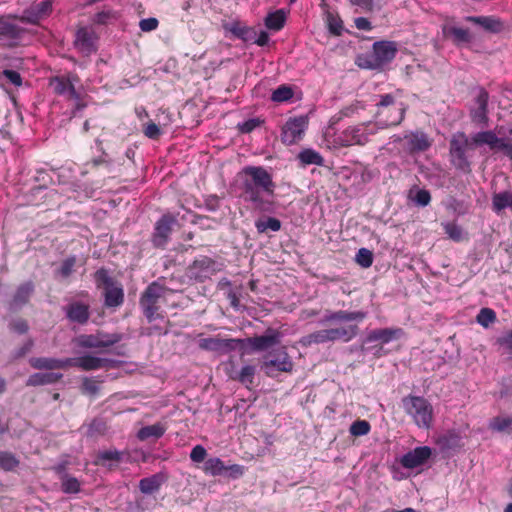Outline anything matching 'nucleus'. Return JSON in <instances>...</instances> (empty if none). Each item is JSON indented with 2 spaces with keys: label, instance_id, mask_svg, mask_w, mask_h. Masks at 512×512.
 <instances>
[{
  "label": "nucleus",
  "instance_id": "nucleus-1",
  "mask_svg": "<svg viewBox=\"0 0 512 512\" xmlns=\"http://www.w3.org/2000/svg\"><path fill=\"white\" fill-rule=\"evenodd\" d=\"M242 198L254 209L267 212L272 209L276 184L272 174L263 166L248 165L237 174Z\"/></svg>",
  "mask_w": 512,
  "mask_h": 512
},
{
  "label": "nucleus",
  "instance_id": "nucleus-2",
  "mask_svg": "<svg viewBox=\"0 0 512 512\" xmlns=\"http://www.w3.org/2000/svg\"><path fill=\"white\" fill-rule=\"evenodd\" d=\"M357 331L358 327L356 325H351L349 327L322 329L302 336L299 340V343L303 347H308L314 344H324L341 339L345 342H348L357 335Z\"/></svg>",
  "mask_w": 512,
  "mask_h": 512
},
{
  "label": "nucleus",
  "instance_id": "nucleus-3",
  "mask_svg": "<svg viewBox=\"0 0 512 512\" xmlns=\"http://www.w3.org/2000/svg\"><path fill=\"white\" fill-rule=\"evenodd\" d=\"M283 333L278 329L269 327L262 335L240 339L239 349L241 354L264 352L281 344Z\"/></svg>",
  "mask_w": 512,
  "mask_h": 512
},
{
  "label": "nucleus",
  "instance_id": "nucleus-4",
  "mask_svg": "<svg viewBox=\"0 0 512 512\" xmlns=\"http://www.w3.org/2000/svg\"><path fill=\"white\" fill-rule=\"evenodd\" d=\"M397 51V44L393 41H376L371 54L360 59L358 65L372 70L381 69L395 58Z\"/></svg>",
  "mask_w": 512,
  "mask_h": 512
},
{
  "label": "nucleus",
  "instance_id": "nucleus-5",
  "mask_svg": "<svg viewBox=\"0 0 512 512\" xmlns=\"http://www.w3.org/2000/svg\"><path fill=\"white\" fill-rule=\"evenodd\" d=\"M405 412L410 415L420 428H430L433 420V407L421 396L408 395L402 399Z\"/></svg>",
  "mask_w": 512,
  "mask_h": 512
},
{
  "label": "nucleus",
  "instance_id": "nucleus-6",
  "mask_svg": "<svg viewBox=\"0 0 512 512\" xmlns=\"http://www.w3.org/2000/svg\"><path fill=\"white\" fill-rule=\"evenodd\" d=\"M379 102H377L378 117H384L379 121L380 128L395 126L400 124L405 117V107L403 103H396L395 98L391 94L379 95Z\"/></svg>",
  "mask_w": 512,
  "mask_h": 512
},
{
  "label": "nucleus",
  "instance_id": "nucleus-7",
  "mask_svg": "<svg viewBox=\"0 0 512 512\" xmlns=\"http://www.w3.org/2000/svg\"><path fill=\"white\" fill-rule=\"evenodd\" d=\"M476 147L472 143V136L468 138L465 133L458 132L449 141V155L451 163L463 172L471 171V163L467 156L468 149Z\"/></svg>",
  "mask_w": 512,
  "mask_h": 512
},
{
  "label": "nucleus",
  "instance_id": "nucleus-8",
  "mask_svg": "<svg viewBox=\"0 0 512 512\" xmlns=\"http://www.w3.org/2000/svg\"><path fill=\"white\" fill-rule=\"evenodd\" d=\"M472 143L475 146L487 145L490 150L502 152L506 157L512 160V127L505 137H498L494 131H480L472 135Z\"/></svg>",
  "mask_w": 512,
  "mask_h": 512
},
{
  "label": "nucleus",
  "instance_id": "nucleus-9",
  "mask_svg": "<svg viewBox=\"0 0 512 512\" xmlns=\"http://www.w3.org/2000/svg\"><path fill=\"white\" fill-rule=\"evenodd\" d=\"M294 363L285 346L272 349L264 357L261 369L268 377H275L276 372L290 373L293 371Z\"/></svg>",
  "mask_w": 512,
  "mask_h": 512
},
{
  "label": "nucleus",
  "instance_id": "nucleus-10",
  "mask_svg": "<svg viewBox=\"0 0 512 512\" xmlns=\"http://www.w3.org/2000/svg\"><path fill=\"white\" fill-rule=\"evenodd\" d=\"M165 287L157 281H153L150 283L140 297V307L144 316L146 317L149 323L153 322L158 318H163L161 314L158 313L159 299L164 295Z\"/></svg>",
  "mask_w": 512,
  "mask_h": 512
},
{
  "label": "nucleus",
  "instance_id": "nucleus-11",
  "mask_svg": "<svg viewBox=\"0 0 512 512\" xmlns=\"http://www.w3.org/2000/svg\"><path fill=\"white\" fill-rule=\"evenodd\" d=\"M222 269V263H218L208 256H200L187 267L186 276L190 280L202 283Z\"/></svg>",
  "mask_w": 512,
  "mask_h": 512
},
{
  "label": "nucleus",
  "instance_id": "nucleus-12",
  "mask_svg": "<svg viewBox=\"0 0 512 512\" xmlns=\"http://www.w3.org/2000/svg\"><path fill=\"white\" fill-rule=\"evenodd\" d=\"M308 115H300L289 118L281 131V140L286 145H293L300 141L308 128Z\"/></svg>",
  "mask_w": 512,
  "mask_h": 512
},
{
  "label": "nucleus",
  "instance_id": "nucleus-13",
  "mask_svg": "<svg viewBox=\"0 0 512 512\" xmlns=\"http://www.w3.org/2000/svg\"><path fill=\"white\" fill-rule=\"evenodd\" d=\"M369 125L370 123H363L346 128L338 136L337 142L343 147L365 145L369 141V136L375 133L374 130L369 129Z\"/></svg>",
  "mask_w": 512,
  "mask_h": 512
},
{
  "label": "nucleus",
  "instance_id": "nucleus-14",
  "mask_svg": "<svg viewBox=\"0 0 512 512\" xmlns=\"http://www.w3.org/2000/svg\"><path fill=\"white\" fill-rule=\"evenodd\" d=\"M125 338L122 333H106L98 330L95 334L82 335L79 345L84 348H106L113 346Z\"/></svg>",
  "mask_w": 512,
  "mask_h": 512
},
{
  "label": "nucleus",
  "instance_id": "nucleus-15",
  "mask_svg": "<svg viewBox=\"0 0 512 512\" xmlns=\"http://www.w3.org/2000/svg\"><path fill=\"white\" fill-rule=\"evenodd\" d=\"M177 224V219L171 214H164L156 222L152 234V243L156 248H164L170 239L173 226Z\"/></svg>",
  "mask_w": 512,
  "mask_h": 512
},
{
  "label": "nucleus",
  "instance_id": "nucleus-16",
  "mask_svg": "<svg viewBox=\"0 0 512 512\" xmlns=\"http://www.w3.org/2000/svg\"><path fill=\"white\" fill-rule=\"evenodd\" d=\"M240 339H221L218 337H207L199 340V348L206 351L227 354L239 348Z\"/></svg>",
  "mask_w": 512,
  "mask_h": 512
},
{
  "label": "nucleus",
  "instance_id": "nucleus-17",
  "mask_svg": "<svg viewBox=\"0 0 512 512\" xmlns=\"http://www.w3.org/2000/svg\"><path fill=\"white\" fill-rule=\"evenodd\" d=\"M69 367L74 366L83 371L98 370L101 368L113 367L114 360L100 358L93 355H84L78 358H68Z\"/></svg>",
  "mask_w": 512,
  "mask_h": 512
},
{
  "label": "nucleus",
  "instance_id": "nucleus-18",
  "mask_svg": "<svg viewBox=\"0 0 512 512\" xmlns=\"http://www.w3.org/2000/svg\"><path fill=\"white\" fill-rule=\"evenodd\" d=\"M432 455V449L428 446H420L407 452L401 457L400 463L404 468L414 469L424 465Z\"/></svg>",
  "mask_w": 512,
  "mask_h": 512
},
{
  "label": "nucleus",
  "instance_id": "nucleus-19",
  "mask_svg": "<svg viewBox=\"0 0 512 512\" xmlns=\"http://www.w3.org/2000/svg\"><path fill=\"white\" fill-rule=\"evenodd\" d=\"M464 20L491 34H500L505 29L504 22L497 16H466Z\"/></svg>",
  "mask_w": 512,
  "mask_h": 512
},
{
  "label": "nucleus",
  "instance_id": "nucleus-20",
  "mask_svg": "<svg viewBox=\"0 0 512 512\" xmlns=\"http://www.w3.org/2000/svg\"><path fill=\"white\" fill-rule=\"evenodd\" d=\"M66 318L79 325H84L90 318V306L81 301H73L64 307Z\"/></svg>",
  "mask_w": 512,
  "mask_h": 512
},
{
  "label": "nucleus",
  "instance_id": "nucleus-21",
  "mask_svg": "<svg viewBox=\"0 0 512 512\" xmlns=\"http://www.w3.org/2000/svg\"><path fill=\"white\" fill-rule=\"evenodd\" d=\"M52 11V2L44 0L26 9L20 18L22 22L38 24L39 21L48 16Z\"/></svg>",
  "mask_w": 512,
  "mask_h": 512
},
{
  "label": "nucleus",
  "instance_id": "nucleus-22",
  "mask_svg": "<svg viewBox=\"0 0 512 512\" xmlns=\"http://www.w3.org/2000/svg\"><path fill=\"white\" fill-rule=\"evenodd\" d=\"M25 29L9 20V17H0V42L8 41L9 45L15 44L21 39Z\"/></svg>",
  "mask_w": 512,
  "mask_h": 512
},
{
  "label": "nucleus",
  "instance_id": "nucleus-23",
  "mask_svg": "<svg viewBox=\"0 0 512 512\" xmlns=\"http://www.w3.org/2000/svg\"><path fill=\"white\" fill-rule=\"evenodd\" d=\"M366 312L363 311H331L326 310L321 323H332V322H352V321H362L366 318Z\"/></svg>",
  "mask_w": 512,
  "mask_h": 512
},
{
  "label": "nucleus",
  "instance_id": "nucleus-24",
  "mask_svg": "<svg viewBox=\"0 0 512 512\" xmlns=\"http://www.w3.org/2000/svg\"><path fill=\"white\" fill-rule=\"evenodd\" d=\"M442 34L445 38H450L454 45L460 46L468 44L472 41L473 37L468 29L456 27L449 23H444L441 26Z\"/></svg>",
  "mask_w": 512,
  "mask_h": 512
},
{
  "label": "nucleus",
  "instance_id": "nucleus-25",
  "mask_svg": "<svg viewBox=\"0 0 512 512\" xmlns=\"http://www.w3.org/2000/svg\"><path fill=\"white\" fill-rule=\"evenodd\" d=\"M29 364L36 370H56L69 367L68 358L57 359L52 357H32L29 359Z\"/></svg>",
  "mask_w": 512,
  "mask_h": 512
},
{
  "label": "nucleus",
  "instance_id": "nucleus-26",
  "mask_svg": "<svg viewBox=\"0 0 512 512\" xmlns=\"http://www.w3.org/2000/svg\"><path fill=\"white\" fill-rule=\"evenodd\" d=\"M403 334V330L401 328H381L375 329L368 333L364 342L370 343L379 341L383 344H387L393 340L398 339Z\"/></svg>",
  "mask_w": 512,
  "mask_h": 512
},
{
  "label": "nucleus",
  "instance_id": "nucleus-27",
  "mask_svg": "<svg viewBox=\"0 0 512 512\" xmlns=\"http://www.w3.org/2000/svg\"><path fill=\"white\" fill-rule=\"evenodd\" d=\"M34 292V285L31 281H27L18 286L12 300L10 301L9 308L12 311L22 308L28 303L31 295Z\"/></svg>",
  "mask_w": 512,
  "mask_h": 512
},
{
  "label": "nucleus",
  "instance_id": "nucleus-28",
  "mask_svg": "<svg viewBox=\"0 0 512 512\" xmlns=\"http://www.w3.org/2000/svg\"><path fill=\"white\" fill-rule=\"evenodd\" d=\"M75 47L85 55H89L96 51L94 45L93 33L88 31L86 28H80L76 32Z\"/></svg>",
  "mask_w": 512,
  "mask_h": 512
},
{
  "label": "nucleus",
  "instance_id": "nucleus-29",
  "mask_svg": "<svg viewBox=\"0 0 512 512\" xmlns=\"http://www.w3.org/2000/svg\"><path fill=\"white\" fill-rule=\"evenodd\" d=\"M62 377H63V374L58 373V372H37V373L31 374L28 377V379L26 381V385L36 387V386L55 384L59 380H61Z\"/></svg>",
  "mask_w": 512,
  "mask_h": 512
},
{
  "label": "nucleus",
  "instance_id": "nucleus-30",
  "mask_svg": "<svg viewBox=\"0 0 512 512\" xmlns=\"http://www.w3.org/2000/svg\"><path fill=\"white\" fill-rule=\"evenodd\" d=\"M50 85L57 95L68 94L70 98L79 100V93L75 90V87L70 79L65 77H54L51 79Z\"/></svg>",
  "mask_w": 512,
  "mask_h": 512
},
{
  "label": "nucleus",
  "instance_id": "nucleus-31",
  "mask_svg": "<svg viewBox=\"0 0 512 512\" xmlns=\"http://www.w3.org/2000/svg\"><path fill=\"white\" fill-rule=\"evenodd\" d=\"M405 139H407L410 152H423L431 146L427 134L422 131L412 132L410 135H406Z\"/></svg>",
  "mask_w": 512,
  "mask_h": 512
},
{
  "label": "nucleus",
  "instance_id": "nucleus-32",
  "mask_svg": "<svg viewBox=\"0 0 512 512\" xmlns=\"http://www.w3.org/2000/svg\"><path fill=\"white\" fill-rule=\"evenodd\" d=\"M123 452L116 449L99 451L96 456L95 464L112 468L122 460Z\"/></svg>",
  "mask_w": 512,
  "mask_h": 512
},
{
  "label": "nucleus",
  "instance_id": "nucleus-33",
  "mask_svg": "<svg viewBox=\"0 0 512 512\" xmlns=\"http://www.w3.org/2000/svg\"><path fill=\"white\" fill-rule=\"evenodd\" d=\"M225 29L244 42L252 43V40L255 38L256 29L242 25L239 22H233L229 25H225Z\"/></svg>",
  "mask_w": 512,
  "mask_h": 512
},
{
  "label": "nucleus",
  "instance_id": "nucleus-34",
  "mask_svg": "<svg viewBox=\"0 0 512 512\" xmlns=\"http://www.w3.org/2000/svg\"><path fill=\"white\" fill-rule=\"evenodd\" d=\"M442 451L456 450L461 447V437L455 431H448L445 434L439 436L437 440Z\"/></svg>",
  "mask_w": 512,
  "mask_h": 512
},
{
  "label": "nucleus",
  "instance_id": "nucleus-35",
  "mask_svg": "<svg viewBox=\"0 0 512 512\" xmlns=\"http://www.w3.org/2000/svg\"><path fill=\"white\" fill-rule=\"evenodd\" d=\"M105 305L107 307H118L124 301V292L121 286H116L115 283L105 288L104 292Z\"/></svg>",
  "mask_w": 512,
  "mask_h": 512
},
{
  "label": "nucleus",
  "instance_id": "nucleus-36",
  "mask_svg": "<svg viewBox=\"0 0 512 512\" xmlns=\"http://www.w3.org/2000/svg\"><path fill=\"white\" fill-rule=\"evenodd\" d=\"M165 431L166 429L161 423H155L139 429L137 432V438L141 441H145L150 438L159 439L164 435Z\"/></svg>",
  "mask_w": 512,
  "mask_h": 512
},
{
  "label": "nucleus",
  "instance_id": "nucleus-37",
  "mask_svg": "<svg viewBox=\"0 0 512 512\" xmlns=\"http://www.w3.org/2000/svg\"><path fill=\"white\" fill-rule=\"evenodd\" d=\"M492 208L496 213L506 208L512 209V192L502 191L495 193L492 197Z\"/></svg>",
  "mask_w": 512,
  "mask_h": 512
},
{
  "label": "nucleus",
  "instance_id": "nucleus-38",
  "mask_svg": "<svg viewBox=\"0 0 512 512\" xmlns=\"http://www.w3.org/2000/svg\"><path fill=\"white\" fill-rule=\"evenodd\" d=\"M488 428L493 432L511 433L512 432V417L511 416H496L489 421Z\"/></svg>",
  "mask_w": 512,
  "mask_h": 512
},
{
  "label": "nucleus",
  "instance_id": "nucleus-39",
  "mask_svg": "<svg viewBox=\"0 0 512 512\" xmlns=\"http://www.w3.org/2000/svg\"><path fill=\"white\" fill-rule=\"evenodd\" d=\"M285 20V12L283 10H277L266 16L265 25L270 30L278 31L284 26Z\"/></svg>",
  "mask_w": 512,
  "mask_h": 512
},
{
  "label": "nucleus",
  "instance_id": "nucleus-40",
  "mask_svg": "<svg viewBox=\"0 0 512 512\" xmlns=\"http://www.w3.org/2000/svg\"><path fill=\"white\" fill-rule=\"evenodd\" d=\"M204 470L213 476H222L225 473L226 465L220 458L213 457L205 461Z\"/></svg>",
  "mask_w": 512,
  "mask_h": 512
},
{
  "label": "nucleus",
  "instance_id": "nucleus-41",
  "mask_svg": "<svg viewBox=\"0 0 512 512\" xmlns=\"http://www.w3.org/2000/svg\"><path fill=\"white\" fill-rule=\"evenodd\" d=\"M255 227L259 233H266L268 230L277 232L281 229V221L275 217H267L255 222Z\"/></svg>",
  "mask_w": 512,
  "mask_h": 512
},
{
  "label": "nucleus",
  "instance_id": "nucleus-42",
  "mask_svg": "<svg viewBox=\"0 0 512 512\" xmlns=\"http://www.w3.org/2000/svg\"><path fill=\"white\" fill-rule=\"evenodd\" d=\"M299 160L304 165H322L323 157L313 149H304L298 155Z\"/></svg>",
  "mask_w": 512,
  "mask_h": 512
},
{
  "label": "nucleus",
  "instance_id": "nucleus-43",
  "mask_svg": "<svg viewBox=\"0 0 512 512\" xmlns=\"http://www.w3.org/2000/svg\"><path fill=\"white\" fill-rule=\"evenodd\" d=\"M160 485V477L158 475H153L151 477L141 479L139 482V489L144 494H152L159 489Z\"/></svg>",
  "mask_w": 512,
  "mask_h": 512
},
{
  "label": "nucleus",
  "instance_id": "nucleus-44",
  "mask_svg": "<svg viewBox=\"0 0 512 512\" xmlns=\"http://www.w3.org/2000/svg\"><path fill=\"white\" fill-rule=\"evenodd\" d=\"M255 372L256 369L253 365H245L236 376H231V378L248 387L254 382Z\"/></svg>",
  "mask_w": 512,
  "mask_h": 512
},
{
  "label": "nucleus",
  "instance_id": "nucleus-45",
  "mask_svg": "<svg viewBox=\"0 0 512 512\" xmlns=\"http://www.w3.org/2000/svg\"><path fill=\"white\" fill-rule=\"evenodd\" d=\"M16 456L8 451H0V469L4 471H12L19 465Z\"/></svg>",
  "mask_w": 512,
  "mask_h": 512
},
{
  "label": "nucleus",
  "instance_id": "nucleus-46",
  "mask_svg": "<svg viewBox=\"0 0 512 512\" xmlns=\"http://www.w3.org/2000/svg\"><path fill=\"white\" fill-rule=\"evenodd\" d=\"M293 95L294 91L290 86L281 85L273 91L271 100L277 103H282L290 100Z\"/></svg>",
  "mask_w": 512,
  "mask_h": 512
},
{
  "label": "nucleus",
  "instance_id": "nucleus-47",
  "mask_svg": "<svg viewBox=\"0 0 512 512\" xmlns=\"http://www.w3.org/2000/svg\"><path fill=\"white\" fill-rule=\"evenodd\" d=\"M470 117L474 123L485 126L488 123V106L472 107Z\"/></svg>",
  "mask_w": 512,
  "mask_h": 512
},
{
  "label": "nucleus",
  "instance_id": "nucleus-48",
  "mask_svg": "<svg viewBox=\"0 0 512 512\" xmlns=\"http://www.w3.org/2000/svg\"><path fill=\"white\" fill-rule=\"evenodd\" d=\"M62 491L66 494H76L80 491V482L72 476H64L61 483Z\"/></svg>",
  "mask_w": 512,
  "mask_h": 512
},
{
  "label": "nucleus",
  "instance_id": "nucleus-49",
  "mask_svg": "<svg viewBox=\"0 0 512 512\" xmlns=\"http://www.w3.org/2000/svg\"><path fill=\"white\" fill-rule=\"evenodd\" d=\"M371 425L366 420H356L350 426V433L353 436H364L370 432Z\"/></svg>",
  "mask_w": 512,
  "mask_h": 512
},
{
  "label": "nucleus",
  "instance_id": "nucleus-50",
  "mask_svg": "<svg viewBox=\"0 0 512 512\" xmlns=\"http://www.w3.org/2000/svg\"><path fill=\"white\" fill-rule=\"evenodd\" d=\"M107 430V426L104 420L95 418L91 421L88 426L87 435L94 437L97 435H104Z\"/></svg>",
  "mask_w": 512,
  "mask_h": 512
},
{
  "label": "nucleus",
  "instance_id": "nucleus-51",
  "mask_svg": "<svg viewBox=\"0 0 512 512\" xmlns=\"http://www.w3.org/2000/svg\"><path fill=\"white\" fill-rule=\"evenodd\" d=\"M495 320L496 313L490 308H482L477 315V322L483 327H488Z\"/></svg>",
  "mask_w": 512,
  "mask_h": 512
},
{
  "label": "nucleus",
  "instance_id": "nucleus-52",
  "mask_svg": "<svg viewBox=\"0 0 512 512\" xmlns=\"http://www.w3.org/2000/svg\"><path fill=\"white\" fill-rule=\"evenodd\" d=\"M356 262L363 268H369L373 263V253L367 248H360L356 254Z\"/></svg>",
  "mask_w": 512,
  "mask_h": 512
},
{
  "label": "nucleus",
  "instance_id": "nucleus-53",
  "mask_svg": "<svg viewBox=\"0 0 512 512\" xmlns=\"http://www.w3.org/2000/svg\"><path fill=\"white\" fill-rule=\"evenodd\" d=\"M327 22L328 29L331 34L335 36H340L343 31L342 20L338 17H335L332 13L327 12Z\"/></svg>",
  "mask_w": 512,
  "mask_h": 512
},
{
  "label": "nucleus",
  "instance_id": "nucleus-54",
  "mask_svg": "<svg viewBox=\"0 0 512 512\" xmlns=\"http://www.w3.org/2000/svg\"><path fill=\"white\" fill-rule=\"evenodd\" d=\"M94 279L97 285L103 284L105 285V288L114 284L112 277L105 268L98 269L94 274Z\"/></svg>",
  "mask_w": 512,
  "mask_h": 512
},
{
  "label": "nucleus",
  "instance_id": "nucleus-55",
  "mask_svg": "<svg viewBox=\"0 0 512 512\" xmlns=\"http://www.w3.org/2000/svg\"><path fill=\"white\" fill-rule=\"evenodd\" d=\"M413 202L420 207H426L431 201V194L426 189H419L412 198Z\"/></svg>",
  "mask_w": 512,
  "mask_h": 512
},
{
  "label": "nucleus",
  "instance_id": "nucleus-56",
  "mask_svg": "<svg viewBox=\"0 0 512 512\" xmlns=\"http://www.w3.org/2000/svg\"><path fill=\"white\" fill-rule=\"evenodd\" d=\"M81 390L84 394L95 396L98 394L100 388L95 380L85 377L82 381Z\"/></svg>",
  "mask_w": 512,
  "mask_h": 512
},
{
  "label": "nucleus",
  "instance_id": "nucleus-57",
  "mask_svg": "<svg viewBox=\"0 0 512 512\" xmlns=\"http://www.w3.org/2000/svg\"><path fill=\"white\" fill-rule=\"evenodd\" d=\"M76 264V256H70L63 260L59 268V273L62 277L67 278L73 272V268Z\"/></svg>",
  "mask_w": 512,
  "mask_h": 512
},
{
  "label": "nucleus",
  "instance_id": "nucleus-58",
  "mask_svg": "<svg viewBox=\"0 0 512 512\" xmlns=\"http://www.w3.org/2000/svg\"><path fill=\"white\" fill-rule=\"evenodd\" d=\"M445 233L454 241L461 240L462 237V229L456 223H446L444 224Z\"/></svg>",
  "mask_w": 512,
  "mask_h": 512
},
{
  "label": "nucleus",
  "instance_id": "nucleus-59",
  "mask_svg": "<svg viewBox=\"0 0 512 512\" xmlns=\"http://www.w3.org/2000/svg\"><path fill=\"white\" fill-rule=\"evenodd\" d=\"M244 474V467L239 464H233L226 466L225 473L222 476H226L232 479H238Z\"/></svg>",
  "mask_w": 512,
  "mask_h": 512
},
{
  "label": "nucleus",
  "instance_id": "nucleus-60",
  "mask_svg": "<svg viewBox=\"0 0 512 512\" xmlns=\"http://www.w3.org/2000/svg\"><path fill=\"white\" fill-rule=\"evenodd\" d=\"M2 75L14 86L19 87L22 85V77L19 72L11 69H5Z\"/></svg>",
  "mask_w": 512,
  "mask_h": 512
},
{
  "label": "nucleus",
  "instance_id": "nucleus-61",
  "mask_svg": "<svg viewBox=\"0 0 512 512\" xmlns=\"http://www.w3.org/2000/svg\"><path fill=\"white\" fill-rule=\"evenodd\" d=\"M260 124H261V121L258 118H251L242 123H239L238 128H239L240 132H242V133H250L255 128L260 126Z\"/></svg>",
  "mask_w": 512,
  "mask_h": 512
},
{
  "label": "nucleus",
  "instance_id": "nucleus-62",
  "mask_svg": "<svg viewBox=\"0 0 512 512\" xmlns=\"http://www.w3.org/2000/svg\"><path fill=\"white\" fill-rule=\"evenodd\" d=\"M206 455V449L202 445H196L190 453V458L193 462L199 463L205 460Z\"/></svg>",
  "mask_w": 512,
  "mask_h": 512
},
{
  "label": "nucleus",
  "instance_id": "nucleus-63",
  "mask_svg": "<svg viewBox=\"0 0 512 512\" xmlns=\"http://www.w3.org/2000/svg\"><path fill=\"white\" fill-rule=\"evenodd\" d=\"M158 20L154 17L142 19L139 23V27L143 32H150L158 27Z\"/></svg>",
  "mask_w": 512,
  "mask_h": 512
},
{
  "label": "nucleus",
  "instance_id": "nucleus-64",
  "mask_svg": "<svg viewBox=\"0 0 512 512\" xmlns=\"http://www.w3.org/2000/svg\"><path fill=\"white\" fill-rule=\"evenodd\" d=\"M204 207L206 210L214 212L220 207V198L217 195H209L204 200Z\"/></svg>",
  "mask_w": 512,
  "mask_h": 512
}]
</instances>
